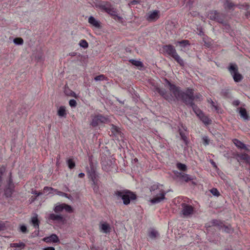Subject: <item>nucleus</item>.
Here are the masks:
<instances>
[{"instance_id": "1", "label": "nucleus", "mask_w": 250, "mask_h": 250, "mask_svg": "<svg viewBox=\"0 0 250 250\" xmlns=\"http://www.w3.org/2000/svg\"><path fill=\"white\" fill-rule=\"evenodd\" d=\"M166 83L168 86V89L173 95L169 93L164 88L157 87L156 91L158 92L165 100L170 103L175 101V99L181 100L186 105L190 106L193 110L199 108L194 103V101H201L202 96L200 94H194V89L188 87L185 91L181 90L179 86L171 83L167 80H166Z\"/></svg>"}, {"instance_id": "2", "label": "nucleus", "mask_w": 250, "mask_h": 250, "mask_svg": "<svg viewBox=\"0 0 250 250\" xmlns=\"http://www.w3.org/2000/svg\"><path fill=\"white\" fill-rule=\"evenodd\" d=\"M150 190L153 198L150 200V202L153 204H158L165 199L166 192L164 190L162 185H153L150 188Z\"/></svg>"}, {"instance_id": "3", "label": "nucleus", "mask_w": 250, "mask_h": 250, "mask_svg": "<svg viewBox=\"0 0 250 250\" xmlns=\"http://www.w3.org/2000/svg\"><path fill=\"white\" fill-rule=\"evenodd\" d=\"M97 7L102 11H104L110 15L114 19L119 21L122 19L117 14L116 9L113 7L110 2L102 1L97 4Z\"/></svg>"}, {"instance_id": "4", "label": "nucleus", "mask_w": 250, "mask_h": 250, "mask_svg": "<svg viewBox=\"0 0 250 250\" xmlns=\"http://www.w3.org/2000/svg\"><path fill=\"white\" fill-rule=\"evenodd\" d=\"M162 51L164 54H167L173 58L180 65L182 66L184 65L183 60L178 54L175 47L173 45L171 44L163 45Z\"/></svg>"}, {"instance_id": "5", "label": "nucleus", "mask_w": 250, "mask_h": 250, "mask_svg": "<svg viewBox=\"0 0 250 250\" xmlns=\"http://www.w3.org/2000/svg\"><path fill=\"white\" fill-rule=\"evenodd\" d=\"M115 195L118 198H121L124 204L126 205L130 203L131 200L136 198V194L129 190L117 191L115 192Z\"/></svg>"}, {"instance_id": "6", "label": "nucleus", "mask_w": 250, "mask_h": 250, "mask_svg": "<svg viewBox=\"0 0 250 250\" xmlns=\"http://www.w3.org/2000/svg\"><path fill=\"white\" fill-rule=\"evenodd\" d=\"M91 121L90 123V125L94 127L109 122V119L107 117L100 114L91 115Z\"/></svg>"}, {"instance_id": "7", "label": "nucleus", "mask_w": 250, "mask_h": 250, "mask_svg": "<svg viewBox=\"0 0 250 250\" xmlns=\"http://www.w3.org/2000/svg\"><path fill=\"white\" fill-rule=\"evenodd\" d=\"M195 208L192 205L182 203L181 204V216L183 218H190L195 213Z\"/></svg>"}, {"instance_id": "8", "label": "nucleus", "mask_w": 250, "mask_h": 250, "mask_svg": "<svg viewBox=\"0 0 250 250\" xmlns=\"http://www.w3.org/2000/svg\"><path fill=\"white\" fill-rule=\"evenodd\" d=\"M229 70L235 82H240L243 78V76L238 72V69L236 64H231Z\"/></svg>"}, {"instance_id": "9", "label": "nucleus", "mask_w": 250, "mask_h": 250, "mask_svg": "<svg viewBox=\"0 0 250 250\" xmlns=\"http://www.w3.org/2000/svg\"><path fill=\"white\" fill-rule=\"evenodd\" d=\"M63 209L69 213L73 212L72 207L70 205L64 203L56 205L54 208V210L56 213H59L62 212Z\"/></svg>"}, {"instance_id": "10", "label": "nucleus", "mask_w": 250, "mask_h": 250, "mask_svg": "<svg viewBox=\"0 0 250 250\" xmlns=\"http://www.w3.org/2000/svg\"><path fill=\"white\" fill-rule=\"evenodd\" d=\"M193 111L205 125H208L211 123V120L207 116L205 115L199 108L196 109Z\"/></svg>"}, {"instance_id": "11", "label": "nucleus", "mask_w": 250, "mask_h": 250, "mask_svg": "<svg viewBox=\"0 0 250 250\" xmlns=\"http://www.w3.org/2000/svg\"><path fill=\"white\" fill-rule=\"evenodd\" d=\"M160 17V12L158 10H153L148 13L146 20L150 22L155 21Z\"/></svg>"}, {"instance_id": "12", "label": "nucleus", "mask_w": 250, "mask_h": 250, "mask_svg": "<svg viewBox=\"0 0 250 250\" xmlns=\"http://www.w3.org/2000/svg\"><path fill=\"white\" fill-rule=\"evenodd\" d=\"M92 182V187L95 192L97 193L99 190L100 181L99 176L89 178Z\"/></svg>"}, {"instance_id": "13", "label": "nucleus", "mask_w": 250, "mask_h": 250, "mask_svg": "<svg viewBox=\"0 0 250 250\" xmlns=\"http://www.w3.org/2000/svg\"><path fill=\"white\" fill-rule=\"evenodd\" d=\"M99 228L101 232L105 234L109 233L111 230L110 225L106 222L101 223Z\"/></svg>"}, {"instance_id": "14", "label": "nucleus", "mask_w": 250, "mask_h": 250, "mask_svg": "<svg viewBox=\"0 0 250 250\" xmlns=\"http://www.w3.org/2000/svg\"><path fill=\"white\" fill-rule=\"evenodd\" d=\"M224 7L227 9H233L235 7H238L239 8H241L242 7H244L245 6L246 7H248L247 4L245 5H235L232 2L229 1L228 0L226 1V2L224 4Z\"/></svg>"}, {"instance_id": "15", "label": "nucleus", "mask_w": 250, "mask_h": 250, "mask_svg": "<svg viewBox=\"0 0 250 250\" xmlns=\"http://www.w3.org/2000/svg\"><path fill=\"white\" fill-rule=\"evenodd\" d=\"M43 241L46 243H57L59 242V239L56 234H52L49 236L44 238Z\"/></svg>"}, {"instance_id": "16", "label": "nucleus", "mask_w": 250, "mask_h": 250, "mask_svg": "<svg viewBox=\"0 0 250 250\" xmlns=\"http://www.w3.org/2000/svg\"><path fill=\"white\" fill-rule=\"evenodd\" d=\"M233 142L235 145L240 149H243L247 150L248 152L250 153V149H248L245 144L240 141L239 140L235 139L233 140Z\"/></svg>"}, {"instance_id": "17", "label": "nucleus", "mask_w": 250, "mask_h": 250, "mask_svg": "<svg viewBox=\"0 0 250 250\" xmlns=\"http://www.w3.org/2000/svg\"><path fill=\"white\" fill-rule=\"evenodd\" d=\"M48 219L49 220L62 222L63 220V217L61 215L51 213L48 216Z\"/></svg>"}, {"instance_id": "18", "label": "nucleus", "mask_w": 250, "mask_h": 250, "mask_svg": "<svg viewBox=\"0 0 250 250\" xmlns=\"http://www.w3.org/2000/svg\"><path fill=\"white\" fill-rule=\"evenodd\" d=\"M220 229L229 233H232L233 231V229L230 225H225L224 224H220Z\"/></svg>"}, {"instance_id": "19", "label": "nucleus", "mask_w": 250, "mask_h": 250, "mask_svg": "<svg viewBox=\"0 0 250 250\" xmlns=\"http://www.w3.org/2000/svg\"><path fill=\"white\" fill-rule=\"evenodd\" d=\"M111 135L114 136L115 138L118 136H121V132L119 128L115 125H112L111 128Z\"/></svg>"}, {"instance_id": "20", "label": "nucleus", "mask_w": 250, "mask_h": 250, "mask_svg": "<svg viewBox=\"0 0 250 250\" xmlns=\"http://www.w3.org/2000/svg\"><path fill=\"white\" fill-rule=\"evenodd\" d=\"M87 175L88 178L98 176V174L93 166H90V169H88L87 171Z\"/></svg>"}, {"instance_id": "21", "label": "nucleus", "mask_w": 250, "mask_h": 250, "mask_svg": "<svg viewBox=\"0 0 250 250\" xmlns=\"http://www.w3.org/2000/svg\"><path fill=\"white\" fill-rule=\"evenodd\" d=\"M88 22L94 26L99 28L100 24L98 21L96 20L93 17L90 16L88 19Z\"/></svg>"}, {"instance_id": "22", "label": "nucleus", "mask_w": 250, "mask_h": 250, "mask_svg": "<svg viewBox=\"0 0 250 250\" xmlns=\"http://www.w3.org/2000/svg\"><path fill=\"white\" fill-rule=\"evenodd\" d=\"M208 16L210 19L212 20L216 21H217L219 20V13L216 11L210 12L208 14Z\"/></svg>"}, {"instance_id": "23", "label": "nucleus", "mask_w": 250, "mask_h": 250, "mask_svg": "<svg viewBox=\"0 0 250 250\" xmlns=\"http://www.w3.org/2000/svg\"><path fill=\"white\" fill-rule=\"evenodd\" d=\"M129 62L131 63L133 65L140 67L139 69L140 70L142 69V68L144 67V65L142 62L140 61H137L133 59H131L129 60Z\"/></svg>"}, {"instance_id": "24", "label": "nucleus", "mask_w": 250, "mask_h": 250, "mask_svg": "<svg viewBox=\"0 0 250 250\" xmlns=\"http://www.w3.org/2000/svg\"><path fill=\"white\" fill-rule=\"evenodd\" d=\"M238 157L241 160L245 161V162L249 164L250 166V156L247 154H242L238 155Z\"/></svg>"}, {"instance_id": "25", "label": "nucleus", "mask_w": 250, "mask_h": 250, "mask_svg": "<svg viewBox=\"0 0 250 250\" xmlns=\"http://www.w3.org/2000/svg\"><path fill=\"white\" fill-rule=\"evenodd\" d=\"M58 114L60 117H65L67 114L65 107L63 106H60L58 111Z\"/></svg>"}, {"instance_id": "26", "label": "nucleus", "mask_w": 250, "mask_h": 250, "mask_svg": "<svg viewBox=\"0 0 250 250\" xmlns=\"http://www.w3.org/2000/svg\"><path fill=\"white\" fill-rule=\"evenodd\" d=\"M148 235L149 238L154 239L159 235V234L157 231L152 229L149 231Z\"/></svg>"}, {"instance_id": "27", "label": "nucleus", "mask_w": 250, "mask_h": 250, "mask_svg": "<svg viewBox=\"0 0 250 250\" xmlns=\"http://www.w3.org/2000/svg\"><path fill=\"white\" fill-rule=\"evenodd\" d=\"M31 222L33 226L36 229L39 228L40 221L37 216L33 217L31 219Z\"/></svg>"}, {"instance_id": "28", "label": "nucleus", "mask_w": 250, "mask_h": 250, "mask_svg": "<svg viewBox=\"0 0 250 250\" xmlns=\"http://www.w3.org/2000/svg\"><path fill=\"white\" fill-rule=\"evenodd\" d=\"M176 44H179L182 48H185L187 46H189L190 44L189 41L188 40H182L181 41H178Z\"/></svg>"}, {"instance_id": "29", "label": "nucleus", "mask_w": 250, "mask_h": 250, "mask_svg": "<svg viewBox=\"0 0 250 250\" xmlns=\"http://www.w3.org/2000/svg\"><path fill=\"white\" fill-rule=\"evenodd\" d=\"M239 113L243 118L245 120H247L248 119V116L246 110L242 107L240 108L239 109Z\"/></svg>"}, {"instance_id": "30", "label": "nucleus", "mask_w": 250, "mask_h": 250, "mask_svg": "<svg viewBox=\"0 0 250 250\" xmlns=\"http://www.w3.org/2000/svg\"><path fill=\"white\" fill-rule=\"evenodd\" d=\"M79 45L81 47L84 48H86L88 46V42L85 40H81L79 42Z\"/></svg>"}, {"instance_id": "31", "label": "nucleus", "mask_w": 250, "mask_h": 250, "mask_svg": "<svg viewBox=\"0 0 250 250\" xmlns=\"http://www.w3.org/2000/svg\"><path fill=\"white\" fill-rule=\"evenodd\" d=\"M181 178L183 180L187 182L192 180V178H191V176L187 174H182L181 176Z\"/></svg>"}, {"instance_id": "32", "label": "nucleus", "mask_w": 250, "mask_h": 250, "mask_svg": "<svg viewBox=\"0 0 250 250\" xmlns=\"http://www.w3.org/2000/svg\"><path fill=\"white\" fill-rule=\"evenodd\" d=\"M177 167L179 170L184 171L187 170V166H186V165L180 163H178L177 164Z\"/></svg>"}, {"instance_id": "33", "label": "nucleus", "mask_w": 250, "mask_h": 250, "mask_svg": "<svg viewBox=\"0 0 250 250\" xmlns=\"http://www.w3.org/2000/svg\"><path fill=\"white\" fill-rule=\"evenodd\" d=\"M53 194H56L62 196L67 197V194L63 192L60 191L57 189L54 188Z\"/></svg>"}, {"instance_id": "34", "label": "nucleus", "mask_w": 250, "mask_h": 250, "mask_svg": "<svg viewBox=\"0 0 250 250\" xmlns=\"http://www.w3.org/2000/svg\"><path fill=\"white\" fill-rule=\"evenodd\" d=\"M67 164L70 169H73L75 167V163L71 159L68 160Z\"/></svg>"}, {"instance_id": "35", "label": "nucleus", "mask_w": 250, "mask_h": 250, "mask_svg": "<svg viewBox=\"0 0 250 250\" xmlns=\"http://www.w3.org/2000/svg\"><path fill=\"white\" fill-rule=\"evenodd\" d=\"M54 188L51 187H45L43 188V191L45 193H52L53 194Z\"/></svg>"}, {"instance_id": "36", "label": "nucleus", "mask_w": 250, "mask_h": 250, "mask_svg": "<svg viewBox=\"0 0 250 250\" xmlns=\"http://www.w3.org/2000/svg\"><path fill=\"white\" fill-rule=\"evenodd\" d=\"M106 79V77H105V76L103 74H101V75H98V76H96L95 78H94V80L96 81H104V80H105Z\"/></svg>"}, {"instance_id": "37", "label": "nucleus", "mask_w": 250, "mask_h": 250, "mask_svg": "<svg viewBox=\"0 0 250 250\" xmlns=\"http://www.w3.org/2000/svg\"><path fill=\"white\" fill-rule=\"evenodd\" d=\"M12 190L13 189L11 188H8L7 187L6 188L5 190V194L6 195L7 197L10 196L12 193Z\"/></svg>"}, {"instance_id": "38", "label": "nucleus", "mask_w": 250, "mask_h": 250, "mask_svg": "<svg viewBox=\"0 0 250 250\" xmlns=\"http://www.w3.org/2000/svg\"><path fill=\"white\" fill-rule=\"evenodd\" d=\"M14 42L17 44H22L23 43V40L21 38H16L14 40Z\"/></svg>"}, {"instance_id": "39", "label": "nucleus", "mask_w": 250, "mask_h": 250, "mask_svg": "<svg viewBox=\"0 0 250 250\" xmlns=\"http://www.w3.org/2000/svg\"><path fill=\"white\" fill-rule=\"evenodd\" d=\"M180 135L181 136V138L182 140H183L184 141V142L186 144H187V141H188V139H187V136L185 135L184 132L182 131H180Z\"/></svg>"}, {"instance_id": "40", "label": "nucleus", "mask_w": 250, "mask_h": 250, "mask_svg": "<svg viewBox=\"0 0 250 250\" xmlns=\"http://www.w3.org/2000/svg\"><path fill=\"white\" fill-rule=\"evenodd\" d=\"M210 191L213 195L217 196H219V191L217 188H213L210 190Z\"/></svg>"}, {"instance_id": "41", "label": "nucleus", "mask_w": 250, "mask_h": 250, "mask_svg": "<svg viewBox=\"0 0 250 250\" xmlns=\"http://www.w3.org/2000/svg\"><path fill=\"white\" fill-rule=\"evenodd\" d=\"M13 245L14 246V247L18 248H23L25 247V244L22 242L20 243H14L13 244Z\"/></svg>"}, {"instance_id": "42", "label": "nucleus", "mask_w": 250, "mask_h": 250, "mask_svg": "<svg viewBox=\"0 0 250 250\" xmlns=\"http://www.w3.org/2000/svg\"><path fill=\"white\" fill-rule=\"evenodd\" d=\"M69 105L71 107H75L77 105V102L76 100L71 99L69 102Z\"/></svg>"}, {"instance_id": "43", "label": "nucleus", "mask_w": 250, "mask_h": 250, "mask_svg": "<svg viewBox=\"0 0 250 250\" xmlns=\"http://www.w3.org/2000/svg\"><path fill=\"white\" fill-rule=\"evenodd\" d=\"M7 185H7L8 188H13L14 184L13 183V181H12V179L11 177L9 178V179L8 181Z\"/></svg>"}, {"instance_id": "44", "label": "nucleus", "mask_w": 250, "mask_h": 250, "mask_svg": "<svg viewBox=\"0 0 250 250\" xmlns=\"http://www.w3.org/2000/svg\"><path fill=\"white\" fill-rule=\"evenodd\" d=\"M203 144L204 145L207 146L209 144V140L207 137H204L203 138Z\"/></svg>"}, {"instance_id": "45", "label": "nucleus", "mask_w": 250, "mask_h": 250, "mask_svg": "<svg viewBox=\"0 0 250 250\" xmlns=\"http://www.w3.org/2000/svg\"><path fill=\"white\" fill-rule=\"evenodd\" d=\"M21 230L23 233H25L27 231V228L26 226L22 225L21 227Z\"/></svg>"}, {"instance_id": "46", "label": "nucleus", "mask_w": 250, "mask_h": 250, "mask_svg": "<svg viewBox=\"0 0 250 250\" xmlns=\"http://www.w3.org/2000/svg\"><path fill=\"white\" fill-rule=\"evenodd\" d=\"M33 194H34L36 197H38L41 195L42 194V192H38L37 191H34L33 192Z\"/></svg>"}, {"instance_id": "47", "label": "nucleus", "mask_w": 250, "mask_h": 250, "mask_svg": "<svg viewBox=\"0 0 250 250\" xmlns=\"http://www.w3.org/2000/svg\"><path fill=\"white\" fill-rule=\"evenodd\" d=\"M43 250H55V248L52 247H49L43 249Z\"/></svg>"}, {"instance_id": "48", "label": "nucleus", "mask_w": 250, "mask_h": 250, "mask_svg": "<svg viewBox=\"0 0 250 250\" xmlns=\"http://www.w3.org/2000/svg\"><path fill=\"white\" fill-rule=\"evenodd\" d=\"M239 104H240V102H239V101H238V100L234 101H233V105H235V106H237V105H238Z\"/></svg>"}, {"instance_id": "49", "label": "nucleus", "mask_w": 250, "mask_h": 250, "mask_svg": "<svg viewBox=\"0 0 250 250\" xmlns=\"http://www.w3.org/2000/svg\"><path fill=\"white\" fill-rule=\"evenodd\" d=\"M5 168L4 167H1L0 168V174L2 175L5 171Z\"/></svg>"}, {"instance_id": "50", "label": "nucleus", "mask_w": 250, "mask_h": 250, "mask_svg": "<svg viewBox=\"0 0 250 250\" xmlns=\"http://www.w3.org/2000/svg\"><path fill=\"white\" fill-rule=\"evenodd\" d=\"M138 3V1L137 0H132L130 2V4L131 5H135Z\"/></svg>"}, {"instance_id": "51", "label": "nucleus", "mask_w": 250, "mask_h": 250, "mask_svg": "<svg viewBox=\"0 0 250 250\" xmlns=\"http://www.w3.org/2000/svg\"><path fill=\"white\" fill-rule=\"evenodd\" d=\"M84 174L83 173H80L79 174V177L80 178H83L84 177Z\"/></svg>"}, {"instance_id": "52", "label": "nucleus", "mask_w": 250, "mask_h": 250, "mask_svg": "<svg viewBox=\"0 0 250 250\" xmlns=\"http://www.w3.org/2000/svg\"><path fill=\"white\" fill-rule=\"evenodd\" d=\"M211 164L212 165V166H213L214 167H215V168H217V166H216V164H215V162H214L213 161H211Z\"/></svg>"}, {"instance_id": "53", "label": "nucleus", "mask_w": 250, "mask_h": 250, "mask_svg": "<svg viewBox=\"0 0 250 250\" xmlns=\"http://www.w3.org/2000/svg\"><path fill=\"white\" fill-rule=\"evenodd\" d=\"M212 105L215 107L216 110H217V106L214 105V103L213 101H212Z\"/></svg>"}, {"instance_id": "54", "label": "nucleus", "mask_w": 250, "mask_h": 250, "mask_svg": "<svg viewBox=\"0 0 250 250\" xmlns=\"http://www.w3.org/2000/svg\"><path fill=\"white\" fill-rule=\"evenodd\" d=\"M3 228V226L2 224L0 223V230H2Z\"/></svg>"}]
</instances>
